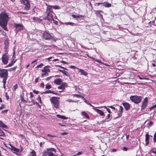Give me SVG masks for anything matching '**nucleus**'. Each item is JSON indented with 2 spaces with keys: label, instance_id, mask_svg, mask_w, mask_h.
I'll list each match as a JSON object with an SVG mask.
<instances>
[{
  "label": "nucleus",
  "instance_id": "obj_12",
  "mask_svg": "<svg viewBox=\"0 0 156 156\" xmlns=\"http://www.w3.org/2000/svg\"><path fill=\"white\" fill-rule=\"evenodd\" d=\"M147 103V98H146L143 101L142 105L141 107L142 110L144 109L146 107Z\"/></svg>",
  "mask_w": 156,
  "mask_h": 156
},
{
  "label": "nucleus",
  "instance_id": "obj_7",
  "mask_svg": "<svg viewBox=\"0 0 156 156\" xmlns=\"http://www.w3.org/2000/svg\"><path fill=\"white\" fill-rule=\"evenodd\" d=\"M47 16L46 17L44 18V20H54V13H47Z\"/></svg>",
  "mask_w": 156,
  "mask_h": 156
},
{
  "label": "nucleus",
  "instance_id": "obj_5",
  "mask_svg": "<svg viewBox=\"0 0 156 156\" xmlns=\"http://www.w3.org/2000/svg\"><path fill=\"white\" fill-rule=\"evenodd\" d=\"M21 3L25 5L24 9L26 10H29L30 8L29 1L28 0H21Z\"/></svg>",
  "mask_w": 156,
  "mask_h": 156
},
{
  "label": "nucleus",
  "instance_id": "obj_54",
  "mask_svg": "<svg viewBox=\"0 0 156 156\" xmlns=\"http://www.w3.org/2000/svg\"><path fill=\"white\" fill-rule=\"evenodd\" d=\"M52 78V76H51L49 77H48L46 78V79H45L46 80H49L51 78Z\"/></svg>",
  "mask_w": 156,
  "mask_h": 156
},
{
  "label": "nucleus",
  "instance_id": "obj_30",
  "mask_svg": "<svg viewBox=\"0 0 156 156\" xmlns=\"http://www.w3.org/2000/svg\"><path fill=\"white\" fill-rule=\"evenodd\" d=\"M0 126L5 128H7V126L5 124H4L2 122L1 123Z\"/></svg>",
  "mask_w": 156,
  "mask_h": 156
},
{
  "label": "nucleus",
  "instance_id": "obj_46",
  "mask_svg": "<svg viewBox=\"0 0 156 156\" xmlns=\"http://www.w3.org/2000/svg\"><path fill=\"white\" fill-rule=\"evenodd\" d=\"M148 124H149V126H151L153 124V123L151 121V122H149L148 123Z\"/></svg>",
  "mask_w": 156,
  "mask_h": 156
},
{
  "label": "nucleus",
  "instance_id": "obj_58",
  "mask_svg": "<svg viewBox=\"0 0 156 156\" xmlns=\"http://www.w3.org/2000/svg\"><path fill=\"white\" fill-rule=\"evenodd\" d=\"M98 108H105L107 109V107L105 106H101V107H98Z\"/></svg>",
  "mask_w": 156,
  "mask_h": 156
},
{
  "label": "nucleus",
  "instance_id": "obj_27",
  "mask_svg": "<svg viewBox=\"0 0 156 156\" xmlns=\"http://www.w3.org/2000/svg\"><path fill=\"white\" fill-rule=\"evenodd\" d=\"M110 116V114H108L107 116L106 117V118L104 121L105 122H109L110 121L109 119Z\"/></svg>",
  "mask_w": 156,
  "mask_h": 156
},
{
  "label": "nucleus",
  "instance_id": "obj_19",
  "mask_svg": "<svg viewBox=\"0 0 156 156\" xmlns=\"http://www.w3.org/2000/svg\"><path fill=\"white\" fill-rule=\"evenodd\" d=\"M54 83L55 84L60 85L62 83V80L60 79H56L54 80Z\"/></svg>",
  "mask_w": 156,
  "mask_h": 156
},
{
  "label": "nucleus",
  "instance_id": "obj_31",
  "mask_svg": "<svg viewBox=\"0 0 156 156\" xmlns=\"http://www.w3.org/2000/svg\"><path fill=\"white\" fill-rule=\"evenodd\" d=\"M43 73H42L41 74V77H43L44 76H48V72L46 73V72H43Z\"/></svg>",
  "mask_w": 156,
  "mask_h": 156
},
{
  "label": "nucleus",
  "instance_id": "obj_52",
  "mask_svg": "<svg viewBox=\"0 0 156 156\" xmlns=\"http://www.w3.org/2000/svg\"><path fill=\"white\" fill-rule=\"evenodd\" d=\"M69 67L71 69H76V67L74 66H70V67Z\"/></svg>",
  "mask_w": 156,
  "mask_h": 156
},
{
  "label": "nucleus",
  "instance_id": "obj_42",
  "mask_svg": "<svg viewBox=\"0 0 156 156\" xmlns=\"http://www.w3.org/2000/svg\"><path fill=\"white\" fill-rule=\"evenodd\" d=\"M37 100L40 103H41V98L40 96H39L37 98Z\"/></svg>",
  "mask_w": 156,
  "mask_h": 156
},
{
  "label": "nucleus",
  "instance_id": "obj_29",
  "mask_svg": "<svg viewBox=\"0 0 156 156\" xmlns=\"http://www.w3.org/2000/svg\"><path fill=\"white\" fill-rule=\"evenodd\" d=\"M103 4V5L105 6V7H110L111 5V4L108 3V2L104 3Z\"/></svg>",
  "mask_w": 156,
  "mask_h": 156
},
{
  "label": "nucleus",
  "instance_id": "obj_22",
  "mask_svg": "<svg viewBox=\"0 0 156 156\" xmlns=\"http://www.w3.org/2000/svg\"><path fill=\"white\" fill-rule=\"evenodd\" d=\"M28 156H36L35 151L33 150H32V151L30 153Z\"/></svg>",
  "mask_w": 156,
  "mask_h": 156
},
{
  "label": "nucleus",
  "instance_id": "obj_57",
  "mask_svg": "<svg viewBox=\"0 0 156 156\" xmlns=\"http://www.w3.org/2000/svg\"><path fill=\"white\" fill-rule=\"evenodd\" d=\"M122 150L125 151H127L128 150V148L127 147H123Z\"/></svg>",
  "mask_w": 156,
  "mask_h": 156
},
{
  "label": "nucleus",
  "instance_id": "obj_28",
  "mask_svg": "<svg viewBox=\"0 0 156 156\" xmlns=\"http://www.w3.org/2000/svg\"><path fill=\"white\" fill-rule=\"evenodd\" d=\"M72 16L74 18H82L83 17V16L81 15H72Z\"/></svg>",
  "mask_w": 156,
  "mask_h": 156
},
{
  "label": "nucleus",
  "instance_id": "obj_53",
  "mask_svg": "<svg viewBox=\"0 0 156 156\" xmlns=\"http://www.w3.org/2000/svg\"><path fill=\"white\" fill-rule=\"evenodd\" d=\"M60 62L62 63L65 64H68V63L64 61H61Z\"/></svg>",
  "mask_w": 156,
  "mask_h": 156
},
{
  "label": "nucleus",
  "instance_id": "obj_35",
  "mask_svg": "<svg viewBox=\"0 0 156 156\" xmlns=\"http://www.w3.org/2000/svg\"><path fill=\"white\" fill-rule=\"evenodd\" d=\"M0 136H5V134L2 131L0 130Z\"/></svg>",
  "mask_w": 156,
  "mask_h": 156
},
{
  "label": "nucleus",
  "instance_id": "obj_14",
  "mask_svg": "<svg viewBox=\"0 0 156 156\" xmlns=\"http://www.w3.org/2000/svg\"><path fill=\"white\" fill-rule=\"evenodd\" d=\"M122 105L124 106L126 110H128L130 109V105L127 102L122 103Z\"/></svg>",
  "mask_w": 156,
  "mask_h": 156
},
{
  "label": "nucleus",
  "instance_id": "obj_47",
  "mask_svg": "<svg viewBox=\"0 0 156 156\" xmlns=\"http://www.w3.org/2000/svg\"><path fill=\"white\" fill-rule=\"evenodd\" d=\"M156 108V105H153V106H152L151 107L150 109H151L152 108Z\"/></svg>",
  "mask_w": 156,
  "mask_h": 156
},
{
  "label": "nucleus",
  "instance_id": "obj_62",
  "mask_svg": "<svg viewBox=\"0 0 156 156\" xmlns=\"http://www.w3.org/2000/svg\"><path fill=\"white\" fill-rule=\"evenodd\" d=\"M6 97L7 99L8 100L9 99V96L7 95V93H5Z\"/></svg>",
  "mask_w": 156,
  "mask_h": 156
},
{
  "label": "nucleus",
  "instance_id": "obj_18",
  "mask_svg": "<svg viewBox=\"0 0 156 156\" xmlns=\"http://www.w3.org/2000/svg\"><path fill=\"white\" fill-rule=\"evenodd\" d=\"M95 111L98 113L100 114L102 116H104L105 115L104 112L101 110H100L98 109H95Z\"/></svg>",
  "mask_w": 156,
  "mask_h": 156
},
{
  "label": "nucleus",
  "instance_id": "obj_60",
  "mask_svg": "<svg viewBox=\"0 0 156 156\" xmlns=\"http://www.w3.org/2000/svg\"><path fill=\"white\" fill-rule=\"evenodd\" d=\"M30 98H32L33 97V94L31 92L30 93Z\"/></svg>",
  "mask_w": 156,
  "mask_h": 156
},
{
  "label": "nucleus",
  "instance_id": "obj_10",
  "mask_svg": "<svg viewBox=\"0 0 156 156\" xmlns=\"http://www.w3.org/2000/svg\"><path fill=\"white\" fill-rule=\"evenodd\" d=\"M46 5L47 6V7L45 13H53L52 9L53 6L47 4H46Z\"/></svg>",
  "mask_w": 156,
  "mask_h": 156
},
{
  "label": "nucleus",
  "instance_id": "obj_50",
  "mask_svg": "<svg viewBox=\"0 0 156 156\" xmlns=\"http://www.w3.org/2000/svg\"><path fill=\"white\" fill-rule=\"evenodd\" d=\"M33 92L35 94H38L39 93L38 91L37 90H33Z\"/></svg>",
  "mask_w": 156,
  "mask_h": 156
},
{
  "label": "nucleus",
  "instance_id": "obj_64",
  "mask_svg": "<svg viewBox=\"0 0 156 156\" xmlns=\"http://www.w3.org/2000/svg\"><path fill=\"white\" fill-rule=\"evenodd\" d=\"M108 107L110 108H112V109H115V108L114 107H113V106H108Z\"/></svg>",
  "mask_w": 156,
  "mask_h": 156
},
{
  "label": "nucleus",
  "instance_id": "obj_34",
  "mask_svg": "<svg viewBox=\"0 0 156 156\" xmlns=\"http://www.w3.org/2000/svg\"><path fill=\"white\" fill-rule=\"evenodd\" d=\"M66 83H65L64 84H62V85L59 87H58V88L59 89H63L64 88V85H65V84H66Z\"/></svg>",
  "mask_w": 156,
  "mask_h": 156
},
{
  "label": "nucleus",
  "instance_id": "obj_38",
  "mask_svg": "<svg viewBox=\"0 0 156 156\" xmlns=\"http://www.w3.org/2000/svg\"><path fill=\"white\" fill-rule=\"evenodd\" d=\"M45 88L47 89H49L51 88V85L50 84H47Z\"/></svg>",
  "mask_w": 156,
  "mask_h": 156
},
{
  "label": "nucleus",
  "instance_id": "obj_44",
  "mask_svg": "<svg viewBox=\"0 0 156 156\" xmlns=\"http://www.w3.org/2000/svg\"><path fill=\"white\" fill-rule=\"evenodd\" d=\"M43 65V63H41L40 65H38L37 66V68H38L41 67Z\"/></svg>",
  "mask_w": 156,
  "mask_h": 156
},
{
  "label": "nucleus",
  "instance_id": "obj_6",
  "mask_svg": "<svg viewBox=\"0 0 156 156\" xmlns=\"http://www.w3.org/2000/svg\"><path fill=\"white\" fill-rule=\"evenodd\" d=\"M8 73L7 71L5 69H2L0 71V77H7Z\"/></svg>",
  "mask_w": 156,
  "mask_h": 156
},
{
  "label": "nucleus",
  "instance_id": "obj_1",
  "mask_svg": "<svg viewBox=\"0 0 156 156\" xmlns=\"http://www.w3.org/2000/svg\"><path fill=\"white\" fill-rule=\"evenodd\" d=\"M9 18L5 12H2L0 14V25L5 30L8 31L7 26Z\"/></svg>",
  "mask_w": 156,
  "mask_h": 156
},
{
  "label": "nucleus",
  "instance_id": "obj_11",
  "mask_svg": "<svg viewBox=\"0 0 156 156\" xmlns=\"http://www.w3.org/2000/svg\"><path fill=\"white\" fill-rule=\"evenodd\" d=\"M15 27L16 28L15 31L16 33L23 29V26L20 24H15Z\"/></svg>",
  "mask_w": 156,
  "mask_h": 156
},
{
  "label": "nucleus",
  "instance_id": "obj_9",
  "mask_svg": "<svg viewBox=\"0 0 156 156\" xmlns=\"http://www.w3.org/2000/svg\"><path fill=\"white\" fill-rule=\"evenodd\" d=\"M43 37L46 40L50 39L52 38V37L50 34L46 31L44 32L43 35Z\"/></svg>",
  "mask_w": 156,
  "mask_h": 156
},
{
  "label": "nucleus",
  "instance_id": "obj_8",
  "mask_svg": "<svg viewBox=\"0 0 156 156\" xmlns=\"http://www.w3.org/2000/svg\"><path fill=\"white\" fill-rule=\"evenodd\" d=\"M9 56L6 54H4L2 57V62L5 64H6L9 60Z\"/></svg>",
  "mask_w": 156,
  "mask_h": 156
},
{
  "label": "nucleus",
  "instance_id": "obj_33",
  "mask_svg": "<svg viewBox=\"0 0 156 156\" xmlns=\"http://www.w3.org/2000/svg\"><path fill=\"white\" fill-rule=\"evenodd\" d=\"M52 93V94H55L53 91H51V90H46L45 92H44L43 93L44 94H47V93Z\"/></svg>",
  "mask_w": 156,
  "mask_h": 156
},
{
  "label": "nucleus",
  "instance_id": "obj_61",
  "mask_svg": "<svg viewBox=\"0 0 156 156\" xmlns=\"http://www.w3.org/2000/svg\"><path fill=\"white\" fill-rule=\"evenodd\" d=\"M12 65H13L11 63L9 64L7 66V67H10Z\"/></svg>",
  "mask_w": 156,
  "mask_h": 156
},
{
  "label": "nucleus",
  "instance_id": "obj_51",
  "mask_svg": "<svg viewBox=\"0 0 156 156\" xmlns=\"http://www.w3.org/2000/svg\"><path fill=\"white\" fill-rule=\"evenodd\" d=\"M74 96H76V97H77V98H81L82 97V96L81 95H78V94H74Z\"/></svg>",
  "mask_w": 156,
  "mask_h": 156
},
{
  "label": "nucleus",
  "instance_id": "obj_15",
  "mask_svg": "<svg viewBox=\"0 0 156 156\" xmlns=\"http://www.w3.org/2000/svg\"><path fill=\"white\" fill-rule=\"evenodd\" d=\"M123 109L122 107L121 106H119V109L118 113L119 115L118 117H117L116 118L120 117L122 116L123 112Z\"/></svg>",
  "mask_w": 156,
  "mask_h": 156
},
{
  "label": "nucleus",
  "instance_id": "obj_49",
  "mask_svg": "<svg viewBox=\"0 0 156 156\" xmlns=\"http://www.w3.org/2000/svg\"><path fill=\"white\" fill-rule=\"evenodd\" d=\"M60 134L61 135H65L67 134L68 133L67 132H63L61 133Z\"/></svg>",
  "mask_w": 156,
  "mask_h": 156
},
{
  "label": "nucleus",
  "instance_id": "obj_48",
  "mask_svg": "<svg viewBox=\"0 0 156 156\" xmlns=\"http://www.w3.org/2000/svg\"><path fill=\"white\" fill-rule=\"evenodd\" d=\"M40 87H42V88H44V83H42L40 85Z\"/></svg>",
  "mask_w": 156,
  "mask_h": 156
},
{
  "label": "nucleus",
  "instance_id": "obj_32",
  "mask_svg": "<svg viewBox=\"0 0 156 156\" xmlns=\"http://www.w3.org/2000/svg\"><path fill=\"white\" fill-rule=\"evenodd\" d=\"M65 24L66 25H71L72 26H73L75 24L73 23H72V22H69L65 23Z\"/></svg>",
  "mask_w": 156,
  "mask_h": 156
},
{
  "label": "nucleus",
  "instance_id": "obj_39",
  "mask_svg": "<svg viewBox=\"0 0 156 156\" xmlns=\"http://www.w3.org/2000/svg\"><path fill=\"white\" fill-rule=\"evenodd\" d=\"M53 8L54 9H60V7L58 5H55L53 6Z\"/></svg>",
  "mask_w": 156,
  "mask_h": 156
},
{
  "label": "nucleus",
  "instance_id": "obj_16",
  "mask_svg": "<svg viewBox=\"0 0 156 156\" xmlns=\"http://www.w3.org/2000/svg\"><path fill=\"white\" fill-rule=\"evenodd\" d=\"M77 69H78V71L81 73V74L85 76L87 75V73L83 70L79 68H77Z\"/></svg>",
  "mask_w": 156,
  "mask_h": 156
},
{
  "label": "nucleus",
  "instance_id": "obj_36",
  "mask_svg": "<svg viewBox=\"0 0 156 156\" xmlns=\"http://www.w3.org/2000/svg\"><path fill=\"white\" fill-rule=\"evenodd\" d=\"M21 101L22 102L24 103H26L27 102V101L25 100L22 97H21Z\"/></svg>",
  "mask_w": 156,
  "mask_h": 156
},
{
  "label": "nucleus",
  "instance_id": "obj_59",
  "mask_svg": "<svg viewBox=\"0 0 156 156\" xmlns=\"http://www.w3.org/2000/svg\"><path fill=\"white\" fill-rule=\"evenodd\" d=\"M39 78L38 77L36 78V79H35V82L36 83L38 82V80H39Z\"/></svg>",
  "mask_w": 156,
  "mask_h": 156
},
{
  "label": "nucleus",
  "instance_id": "obj_63",
  "mask_svg": "<svg viewBox=\"0 0 156 156\" xmlns=\"http://www.w3.org/2000/svg\"><path fill=\"white\" fill-rule=\"evenodd\" d=\"M107 111L109 113H111V112L110 110V109L109 108H107Z\"/></svg>",
  "mask_w": 156,
  "mask_h": 156
},
{
  "label": "nucleus",
  "instance_id": "obj_17",
  "mask_svg": "<svg viewBox=\"0 0 156 156\" xmlns=\"http://www.w3.org/2000/svg\"><path fill=\"white\" fill-rule=\"evenodd\" d=\"M49 66H46L42 70V72H46V73L48 72V73L50 72V70L49 68Z\"/></svg>",
  "mask_w": 156,
  "mask_h": 156
},
{
  "label": "nucleus",
  "instance_id": "obj_25",
  "mask_svg": "<svg viewBox=\"0 0 156 156\" xmlns=\"http://www.w3.org/2000/svg\"><path fill=\"white\" fill-rule=\"evenodd\" d=\"M57 116L59 118L63 119H67V118L63 115H57Z\"/></svg>",
  "mask_w": 156,
  "mask_h": 156
},
{
  "label": "nucleus",
  "instance_id": "obj_56",
  "mask_svg": "<svg viewBox=\"0 0 156 156\" xmlns=\"http://www.w3.org/2000/svg\"><path fill=\"white\" fill-rule=\"evenodd\" d=\"M5 108V105H2V106L0 107V109H2L3 108Z\"/></svg>",
  "mask_w": 156,
  "mask_h": 156
},
{
  "label": "nucleus",
  "instance_id": "obj_23",
  "mask_svg": "<svg viewBox=\"0 0 156 156\" xmlns=\"http://www.w3.org/2000/svg\"><path fill=\"white\" fill-rule=\"evenodd\" d=\"M102 11L101 10H98L96 12V14L100 16V17L102 18V15L101 14L100 12H101Z\"/></svg>",
  "mask_w": 156,
  "mask_h": 156
},
{
  "label": "nucleus",
  "instance_id": "obj_4",
  "mask_svg": "<svg viewBox=\"0 0 156 156\" xmlns=\"http://www.w3.org/2000/svg\"><path fill=\"white\" fill-rule=\"evenodd\" d=\"M142 97L136 96H131L130 97L131 100L136 104L139 103L142 100Z\"/></svg>",
  "mask_w": 156,
  "mask_h": 156
},
{
  "label": "nucleus",
  "instance_id": "obj_41",
  "mask_svg": "<svg viewBox=\"0 0 156 156\" xmlns=\"http://www.w3.org/2000/svg\"><path fill=\"white\" fill-rule=\"evenodd\" d=\"M17 87L18 85L17 84H16L13 86V88L14 89V90H15L17 88Z\"/></svg>",
  "mask_w": 156,
  "mask_h": 156
},
{
  "label": "nucleus",
  "instance_id": "obj_13",
  "mask_svg": "<svg viewBox=\"0 0 156 156\" xmlns=\"http://www.w3.org/2000/svg\"><path fill=\"white\" fill-rule=\"evenodd\" d=\"M10 146V147H9V148L11 149V150L14 151L15 152H18L20 150L18 149H17L15 147H14L13 146H12L10 144H8Z\"/></svg>",
  "mask_w": 156,
  "mask_h": 156
},
{
  "label": "nucleus",
  "instance_id": "obj_20",
  "mask_svg": "<svg viewBox=\"0 0 156 156\" xmlns=\"http://www.w3.org/2000/svg\"><path fill=\"white\" fill-rule=\"evenodd\" d=\"M149 135L148 134H146L145 135V141L146 142L145 144L146 145H147L149 144Z\"/></svg>",
  "mask_w": 156,
  "mask_h": 156
},
{
  "label": "nucleus",
  "instance_id": "obj_24",
  "mask_svg": "<svg viewBox=\"0 0 156 156\" xmlns=\"http://www.w3.org/2000/svg\"><path fill=\"white\" fill-rule=\"evenodd\" d=\"M5 51L7 49L9 46V42L7 41H5Z\"/></svg>",
  "mask_w": 156,
  "mask_h": 156
},
{
  "label": "nucleus",
  "instance_id": "obj_43",
  "mask_svg": "<svg viewBox=\"0 0 156 156\" xmlns=\"http://www.w3.org/2000/svg\"><path fill=\"white\" fill-rule=\"evenodd\" d=\"M66 101L69 102H76V101H74L72 99L68 100H66Z\"/></svg>",
  "mask_w": 156,
  "mask_h": 156
},
{
  "label": "nucleus",
  "instance_id": "obj_55",
  "mask_svg": "<svg viewBox=\"0 0 156 156\" xmlns=\"http://www.w3.org/2000/svg\"><path fill=\"white\" fill-rule=\"evenodd\" d=\"M89 105H90V106H91V107H92V108H93V109L95 111V109H96L94 107L93 105H92L91 104H90V103L89 104Z\"/></svg>",
  "mask_w": 156,
  "mask_h": 156
},
{
  "label": "nucleus",
  "instance_id": "obj_3",
  "mask_svg": "<svg viewBox=\"0 0 156 156\" xmlns=\"http://www.w3.org/2000/svg\"><path fill=\"white\" fill-rule=\"evenodd\" d=\"M59 97H52L50 99V101L51 103L53 104L55 108H58L59 104Z\"/></svg>",
  "mask_w": 156,
  "mask_h": 156
},
{
  "label": "nucleus",
  "instance_id": "obj_40",
  "mask_svg": "<svg viewBox=\"0 0 156 156\" xmlns=\"http://www.w3.org/2000/svg\"><path fill=\"white\" fill-rule=\"evenodd\" d=\"M154 142L156 143V131L154 136Z\"/></svg>",
  "mask_w": 156,
  "mask_h": 156
},
{
  "label": "nucleus",
  "instance_id": "obj_21",
  "mask_svg": "<svg viewBox=\"0 0 156 156\" xmlns=\"http://www.w3.org/2000/svg\"><path fill=\"white\" fill-rule=\"evenodd\" d=\"M58 70L61 72L62 73H63L66 76H69V74L68 73V72L67 71H66L65 70H61L60 69H59Z\"/></svg>",
  "mask_w": 156,
  "mask_h": 156
},
{
  "label": "nucleus",
  "instance_id": "obj_37",
  "mask_svg": "<svg viewBox=\"0 0 156 156\" xmlns=\"http://www.w3.org/2000/svg\"><path fill=\"white\" fill-rule=\"evenodd\" d=\"M7 77H5L4 78L3 80H2V83L5 84H6V80L7 79Z\"/></svg>",
  "mask_w": 156,
  "mask_h": 156
},
{
  "label": "nucleus",
  "instance_id": "obj_2",
  "mask_svg": "<svg viewBox=\"0 0 156 156\" xmlns=\"http://www.w3.org/2000/svg\"><path fill=\"white\" fill-rule=\"evenodd\" d=\"M52 152L55 153L56 152V150L53 148H47L46 150H44L42 152L43 156H57L56 155L54 154Z\"/></svg>",
  "mask_w": 156,
  "mask_h": 156
},
{
  "label": "nucleus",
  "instance_id": "obj_45",
  "mask_svg": "<svg viewBox=\"0 0 156 156\" xmlns=\"http://www.w3.org/2000/svg\"><path fill=\"white\" fill-rule=\"evenodd\" d=\"M83 153V152L82 151H80L78 152L77 154V155H80L82 154Z\"/></svg>",
  "mask_w": 156,
  "mask_h": 156
},
{
  "label": "nucleus",
  "instance_id": "obj_26",
  "mask_svg": "<svg viewBox=\"0 0 156 156\" xmlns=\"http://www.w3.org/2000/svg\"><path fill=\"white\" fill-rule=\"evenodd\" d=\"M82 114L87 119H89V117L88 114L85 112H82Z\"/></svg>",
  "mask_w": 156,
  "mask_h": 156
}]
</instances>
